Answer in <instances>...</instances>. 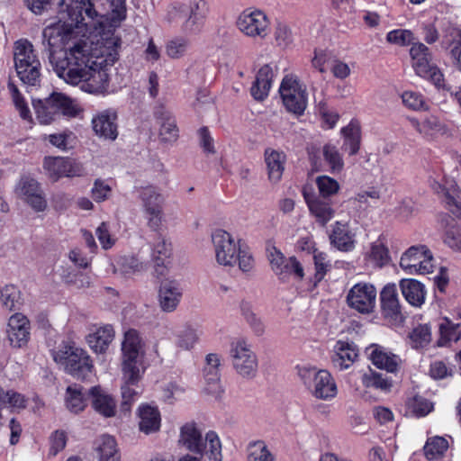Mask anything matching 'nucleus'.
<instances>
[{"mask_svg": "<svg viewBox=\"0 0 461 461\" xmlns=\"http://www.w3.org/2000/svg\"><path fill=\"white\" fill-rule=\"evenodd\" d=\"M362 384L365 387L379 389L382 391H388L392 387L391 380L372 369H369L368 372L363 375Z\"/></svg>", "mask_w": 461, "mask_h": 461, "instance_id": "5fc2aeb1", "label": "nucleus"}, {"mask_svg": "<svg viewBox=\"0 0 461 461\" xmlns=\"http://www.w3.org/2000/svg\"><path fill=\"white\" fill-rule=\"evenodd\" d=\"M276 45L283 50L290 48L294 43V33L291 27L285 22L277 21L274 29Z\"/></svg>", "mask_w": 461, "mask_h": 461, "instance_id": "3c124183", "label": "nucleus"}, {"mask_svg": "<svg viewBox=\"0 0 461 461\" xmlns=\"http://www.w3.org/2000/svg\"><path fill=\"white\" fill-rule=\"evenodd\" d=\"M402 99L405 106L411 110H428L429 108L425 98L420 93L413 91H405L402 95Z\"/></svg>", "mask_w": 461, "mask_h": 461, "instance_id": "0e129e2a", "label": "nucleus"}, {"mask_svg": "<svg viewBox=\"0 0 461 461\" xmlns=\"http://www.w3.org/2000/svg\"><path fill=\"white\" fill-rule=\"evenodd\" d=\"M95 133L104 140H114L118 136L116 114L110 111H103L92 119Z\"/></svg>", "mask_w": 461, "mask_h": 461, "instance_id": "393cba45", "label": "nucleus"}, {"mask_svg": "<svg viewBox=\"0 0 461 461\" xmlns=\"http://www.w3.org/2000/svg\"><path fill=\"white\" fill-rule=\"evenodd\" d=\"M432 189L439 194L443 193L444 202L447 208L456 216L459 217L461 215V206L459 198V191L456 187L452 186L449 189H446L436 180H433L430 184Z\"/></svg>", "mask_w": 461, "mask_h": 461, "instance_id": "a19ab883", "label": "nucleus"}, {"mask_svg": "<svg viewBox=\"0 0 461 461\" xmlns=\"http://www.w3.org/2000/svg\"><path fill=\"white\" fill-rule=\"evenodd\" d=\"M32 105L41 124H50L60 115L76 117L80 112L77 104L60 93H53L45 99L33 100Z\"/></svg>", "mask_w": 461, "mask_h": 461, "instance_id": "39448f33", "label": "nucleus"}, {"mask_svg": "<svg viewBox=\"0 0 461 461\" xmlns=\"http://www.w3.org/2000/svg\"><path fill=\"white\" fill-rule=\"evenodd\" d=\"M14 194L36 212H42L48 208L46 194L41 184L32 176H21L15 185Z\"/></svg>", "mask_w": 461, "mask_h": 461, "instance_id": "1a4fd4ad", "label": "nucleus"}, {"mask_svg": "<svg viewBox=\"0 0 461 461\" xmlns=\"http://www.w3.org/2000/svg\"><path fill=\"white\" fill-rule=\"evenodd\" d=\"M140 377V370L138 372L136 377H134L132 380L126 378L124 373L122 372L123 384L122 385L121 389L122 397V409L123 411H130L135 397L140 393V392L134 387L136 386Z\"/></svg>", "mask_w": 461, "mask_h": 461, "instance_id": "49530a36", "label": "nucleus"}, {"mask_svg": "<svg viewBox=\"0 0 461 461\" xmlns=\"http://www.w3.org/2000/svg\"><path fill=\"white\" fill-rule=\"evenodd\" d=\"M409 407L417 416H425L431 411L433 405L423 397L415 396L409 402Z\"/></svg>", "mask_w": 461, "mask_h": 461, "instance_id": "69168bd1", "label": "nucleus"}, {"mask_svg": "<svg viewBox=\"0 0 461 461\" xmlns=\"http://www.w3.org/2000/svg\"><path fill=\"white\" fill-rule=\"evenodd\" d=\"M182 296L183 288L177 281L167 279L161 282L158 292V301L162 312H175Z\"/></svg>", "mask_w": 461, "mask_h": 461, "instance_id": "aec40b11", "label": "nucleus"}, {"mask_svg": "<svg viewBox=\"0 0 461 461\" xmlns=\"http://www.w3.org/2000/svg\"><path fill=\"white\" fill-rule=\"evenodd\" d=\"M67 408L74 413L82 411L86 406V398L83 387L77 384L70 385L66 391Z\"/></svg>", "mask_w": 461, "mask_h": 461, "instance_id": "37998d69", "label": "nucleus"}, {"mask_svg": "<svg viewBox=\"0 0 461 461\" xmlns=\"http://www.w3.org/2000/svg\"><path fill=\"white\" fill-rule=\"evenodd\" d=\"M72 34L62 24L46 27L42 44L59 77L81 90L95 95L104 94L110 85L111 68L118 59L121 40L114 34L102 36L95 43L80 40L69 44Z\"/></svg>", "mask_w": 461, "mask_h": 461, "instance_id": "f257e3e1", "label": "nucleus"}, {"mask_svg": "<svg viewBox=\"0 0 461 461\" xmlns=\"http://www.w3.org/2000/svg\"><path fill=\"white\" fill-rule=\"evenodd\" d=\"M273 77L274 71L269 65H264L259 68L250 88L251 95L255 100L263 101L267 97L272 86Z\"/></svg>", "mask_w": 461, "mask_h": 461, "instance_id": "7c9ffc66", "label": "nucleus"}, {"mask_svg": "<svg viewBox=\"0 0 461 461\" xmlns=\"http://www.w3.org/2000/svg\"><path fill=\"white\" fill-rule=\"evenodd\" d=\"M240 312L253 333L258 337L262 336L266 331V326L261 318L254 312L251 304L248 302H241Z\"/></svg>", "mask_w": 461, "mask_h": 461, "instance_id": "09e8293b", "label": "nucleus"}, {"mask_svg": "<svg viewBox=\"0 0 461 461\" xmlns=\"http://www.w3.org/2000/svg\"><path fill=\"white\" fill-rule=\"evenodd\" d=\"M100 461H120V454L114 438L104 435L98 447Z\"/></svg>", "mask_w": 461, "mask_h": 461, "instance_id": "8fccbe9b", "label": "nucleus"}, {"mask_svg": "<svg viewBox=\"0 0 461 461\" xmlns=\"http://www.w3.org/2000/svg\"><path fill=\"white\" fill-rule=\"evenodd\" d=\"M143 262L133 256L121 257L114 267V272L119 271L122 275L130 276L144 269Z\"/></svg>", "mask_w": 461, "mask_h": 461, "instance_id": "864d4df0", "label": "nucleus"}, {"mask_svg": "<svg viewBox=\"0 0 461 461\" xmlns=\"http://www.w3.org/2000/svg\"><path fill=\"white\" fill-rule=\"evenodd\" d=\"M447 440L440 436L429 438L423 447L424 455L428 460L441 458L448 448Z\"/></svg>", "mask_w": 461, "mask_h": 461, "instance_id": "a18cd8bd", "label": "nucleus"}, {"mask_svg": "<svg viewBox=\"0 0 461 461\" xmlns=\"http://www.w3.org/2000/svg\"><path fill=\"white\" fill-rule=\"evenodd\" d=\"M87 394L91 398L92 406L95 411L106 418L113 417L115 415V400L100 385H96L89 389Z\"/></svg>", "mask_w": 461, "mask_h": 461, "instance_id": "a878e982", "label": "nucleus"}, {"mask_svg": "<svg viewBox=\"0 0 461 461\" xmlns=\"http://www.w3.org/2000/svg\"><path fill=\"white\" fill-rule=\"evenodd\" d=\"M114 335L113 327L110 324H105L90 332L86 339L93 351L103 354L108 349L109 345L113 340Z\"/></svg>", "mask_w": 461, "mask_h": 461, "instance_id": "c85d7f7f", "label": "nucleus"}, {"mask_svg": "<svg viewBox=\"0 0 461 461\" xmlns=\"http://www.w3.org/2000/svg\"><path fill=\"white\" fill-rule=\"evenodd\" d=\"M412 67L420 77L430 79L437 86L443 82V75L431 62V55L427 46L415 43L410 50Z\"/></svg>", "mask_w": 461, "mask_h": 461, "instance_id": "2eb2a0df", "label": "nucleus"}, {"mask_svg": "<svg viewBox=\"0 0 461 461\" xmlns=\"http://www.w3.org/2000/svg\"><path fill=\"white\" fill-rule=\"evenodd\" d=\"M320 195L323 198L336 194L339 190V184L329 176H319L315 179Z\"/></svg>", "mask_w": 461, "mask_h": 461, "instance_id": "bf43d9fd", "label": "nucleus"}, {"mask_svg": "<svg viewBox=\"0 0 461 461\" xmlns=\"http://www.w3.org/2000/svg\"><path fill=\"white\" fill-rule=\"evenodd\" d=\"M440 337L438 346H446L451 341H458L461 339V323H455L449 318L444 317L438 326Z\"/></svg>", "mask_w": 461, "mask_h": 461, "instance_id": "79ce46f5", "label": "nucleus"}, {"mask_svg": "<svg viewBox=\"0 0 461 461\" xmlns=\"http://www.w3.org/2000/svg\"><path fill=\"white\" fill-rule=\"evenodd\" d=\"M188 44V41L185 38H175L167 43L166 53L171 59H180L187 51Z\"/></svg>", "mask_w": 461, "mask_h": 461, "instance_id": "e2e57ef3", "label": "nucleus"}, {"mask_svg": "<svg viewBox=\"0 0 461 461\" xmlns=\"http://www.w3.org/2000/svg\"><path fill=\"white\" fill-rule=\"evenodd\" d=\"M148 225L157 230L162 222L164 197L159 190L152 185L143 187L140 194Z\"/></svg>", "mask_w": 461, "mask_h": 461, "instance_id": "dca6fc26", "label": "nucleus"}, {"mask_svg": "<svg viewBox=\"0 0 461 461\" xmlns=\"http://www.w3.org/2000/svg\"><path fill=\"white\" fill-rule=\"evenodd\" d=\"M216 261L224 267H232L237 263L240 252V240H236L228 231L218 229L212 233Z\"/></svg>", "mask_w": 461, "mask_h": 461, "instance_id": "ddd939ff", "label": "nucleus"}, {"mask_svg": "<svg viewBox=\"0 0 461 461\" xmlns=\"http://www.w3.org/2000/svg\"><path fill=\"white\" fill-rule=\"evenodd\" d=\"M367 350H370V360L377 368L384 369L389 373L397 372L402 362L401 358L397 355L392 353L387 348L375 344L371 345Z\"/></svg>", "mask_w": 461, "mask_h": 461, "instance_id": "b1692460", "label": "nucleus"}, {"mask_svg": "<svg viewBox=\"0 0 461 461\" xmlns=\"http://www.w3.org/2000/svg\"><path fill=\"white\" fill-rule=\"evenodd\" d=\"M140 429L145 434L156 432L160 428V413L155 407L143 405L139 410Z\"/></svg>", "mask_w": 461, "mask_h": 461, "instance_id": "58836bf2", "label": "nucleus"}, {"mask_svg": "<svg viewBox=\"0 0 461 461\" xmlns=\"http://www.w3.org/2000/svg\"><path fill=\"white\" fill-rule=\"evenodd\" d=\"M155 115L160 121L159 137L164 142H174L178 138V129L171 113L159 107Z\"/></svg>", "mask_w": 461, "mask_h": 461, "instance_id": "473e14b6", "label": "nucleus"}, {"mask_svg": "<svg viewBox=\"0 0 461 461\" xmlns=\"http://www.w3.org/2000/svg\"><path fill=\"white\" fill-rule=\"evenodd\" d=\"M55 362L77 379H85L93 372L94 364L87 352L73 344H62L52 353Z\"/></svg>", "mask_w": 461, "mask_h": 461, "instance_id": "423d86ee", "label": "nucleus"}, {"mask_svg": "<svg viewBox=\"0 0 461 461\" xmlns=\"http://www.w3.org/2000/svg\"><path fill=\"white\" fill-rule=\"evenodd\" d=\"M273 454L263 441H254L248 447V461H274Z\"/></svg>", "mask_w": 461, "mask_h": 461, "instance_id": "4d7b16f0", "label": "nucleus"}, {"mask_svg": "<svg viewBox=\"0 0 461 461\" xmlns=\"http://www.w3.org/2000/svg\"><path fill=\"white\" fill-rule=\"evenodd\" d=\"M322 155L331 174H339L343 170L344 161L335 145L330 143L325 144L322 148Z\"/></svg>", "mask_w": 461, "mask_h": 461, "instance_id": "de8ad7c7", "label": "nucleus"}, {"mask_svg": "<svg viewBox=\"0 0 461 461\" xmlns=\"http://www.w3.org/2000/svg\"><path fill=\"white\" fill-rule=\"evenodd\" d=\"M201 331L191 326H186L176 337V346L185 350L192 349L199 341Z\"/></svg>", "mask_w": 461, "mask_h": 461, "instance_id": "6e6d98bb", "label": "nucleus"}, {"mask_svg": "<svg viewBox=\"0 0 461 461\" xmlns=\"http://www.w3.org/2000/svg\"><path fill=\"white\" fill-rule=\"evenodd\" d=\"M112 188L109 185L105 184L100 179H96L94 183V186L91 190L93 199L101 203L108 199L111 195Z\"/></svg>", "mask_w": 461, "mask_h": 461, "instance_id": "338daca9", "label": "nucleus"}, {"mask_svg": "<svg viewBox=\"0 0 461 461\" xmlns=\"http://www.w3.org/2000/svg\"><path fill=\"white\" fill-rule=\"evenodd\" d=\"M43 168L48 177L57 182L62 177H75L84 175V168L74 159L62 157H47L43 161Z\"/></svg>", "mask_w": 461, "mask_h": 461, "instance_id": "f3484780", "label": "nucleus"}, {"mask_svg": "<svg viewBox=\"0 0 461 461\" xmlns=\"http://www.w3.org/2000/svg\"><path fill=\"white\" fill-rule=\"evenodd\" d=\"M269 25L267 15L259 9H245L236 20L238 30L252 39H265L269 32Z\"/></svg>", "mask_w": 461, "mask_h": 461, "instance_id": "f8f14e48", "label": "nucleus"}, {"mask_svg": "<svg viewBox=\"0 0 461 461\" xmlns=\"http://www.w3.org/2000/svg\"><path fill=\"white\" fill-rule=\"evenodd\" d=\"M8 86L9 92H10V94L12 95L13 102H14L16 109L19 111L20 116L23 120H27V121L31 122L32 121V115H31L30 109L28 107L25 100L23 99V97L20 94L17 86L12 81L8 82V86Z\"/></svg>", "mask_w": 461, "mask_h": 461, "instance_id": "052dcab7", "label": "nucleus"}, {"mask_svg": "<svg viewBox=\"0 0 461 461\" xmlns=\"http://www.w3.org/2000/svg\"><path fill=\"white\" fill-rule=\"evenodd\" d=\"M122 372L125 377L132 380L140 370V357L142 355V341L136 330H129L124 333L122 342Z\"/></svg>", "mask_w": 461, "mask_h": 461, "instance_id": "9d476101", "label": "nucleus"}, {"mask_svg": "<svg viewBox=\"0 0 461 461\" xmlns=\"http://www.w3.org/2000/svg\"><path fill=\"white\" fill-rule=\"evenodd\" d=\"M24 71L20 72V68H16V73L21 81L28 86H36L40 85L41 82V62L40 60H35L33 63H31L28 66H24L23 68Z\"/></svg>", "mask_w": 461, "mask_h": 461, "instance_id": "603ef678", "label": "nucleus"}, {"mask_svg": "<svg viewBox=\"0 0 461 461\" xmlns=\"http://www.w3.org/2000/svg\"><path fill=\"white\" fill-rule=\"evenodd\" d=\"M208 13L205 0H188L187 4H171L165 15V21L185 34L198 33L203 27Z\"/></svg>", "mask_w": 461, "mask_h": 461, "instance_id": "20e7f679", "label": "nucleus"}, {"mask_svg": "<svg viewBox=\"0 0 461 461\" xmlns=\"http://www.w3.org/2000/svg\"><path fill=\"white\" fill-rule=\"evenodd\" d=\"M14 67L20 68L21 71L24 66H28L33 61L38 60L36 54L34 53L32 44L27 40H19L14 43Z\"/></svg>", "mask_w": 461, "mask_h": 461, "instance_id": "ea45409f", "label": "nucleus"}, {"mask_svg": "<svg viewBox=\"0 0 461 461\" xmlns=\"http://www.w3.org/2000/svg\"><path fill=\"white\" fill-rule=\"evenodd\" d=\"M365 259L375 268H382L389 265L391 262L389 249L381 238L370 244L369 250L365 255Z\"/></svg>", "mask_w": 461, "mask_h": 461, "instance_id": "72a5a7b5", "label": "nucleus"}, {"mask_svg": "<svg viewBox=\"0 0 461 461\" xmlns=\"http://www.w3.org/2000/svg\"><path fill=\"white\" fill-rule=\"evenodd\" d=\"M179 445L210 461H222V446L218 434L209 430L203 435L201 428L194 421H188L180 428Z\"/></svg>", "mask_w": 461, "mask_h": 461, "instance_id": "7ed1b4c3", "label": "nucleus"}, {"mask_svg": "<svg viewBox=\"0 0 461 461\" xmlns=\"http://www.w3.org/2000/svg\"><path fill=\"white\" fill-rule=\"evenodd\" d=\"M203 375L205 380L204 390L212 395H218L222 391L220 379L221 357L215 353H210L205 357Z\"/></svg>", "mask_w": 461, "mask_h": 461, "instance_id": "5701e85b", "label": "nucleus"}, {"mask_svg": "<svg viewBox=\"0 0 461 461\" xmlns=\"http://www.w3.org/2000/svg\"><path fill=\"white\" fill-rule=\"evenodd\" d=\"M412 347L415 348L427 346L431 340V331L428 325H419L410 335Z\"/></svg>", "mask_w": 461, "mask_h": 461, "instance_id": "680f3d73", "label": "nucleus"}, {"mask_svg": "<svg viewBox=\"0 0 461 461\" xmlns=\"http://www.w3.org/2000/svg\"><path fill=\"white\" fill-rule=\"evenodd\" d=\"M400 288L405 300L414 307H420L426 297L424 285L414 279H402Z\"/></svg>", "mask_w": 461, "mask_h": 461, "instance_id": "2f4dec72", "label": "nucleus"}, {"mask_svg": "<svg viewBox=\"0 0 461 461\" xmlns=\"http://www.w3.org/2000/svg\"><path fill=\"white\" fill-rule=\"evenodd\" d=\"M284 105L290 113L302 114L307 106L306 86L294 75H286L279 87Z\"/></svg>", "mask_w": 461, "mask_h": 461, "instance_id": "9b49d317", "label": "nucleus"}, {"mask_svg": "<svg viewBox=\"0 0 461 461\" xmlns=\"http://www.w3.org/2000/svg\"><path fill=\"white\" fill-rule=\"evenodd\" d=\"M400 267L407 274H429L433 271V257L424 245L409 248L401 257Z\"/></svg>", "mask_w": 461, "mask_h": 461, "instance_id": "4468645a", "label": "nucleus"}, {"mask_svg": "<svg viewBox=\"0 0 461 461\" xmlns=\"http://www.w3.org/2000/svg\"><path fill=\"white\" fill-rule=\"evenodd\" d=\"M412 32L408 30H394L388 32L386 40L401 46L408 45L412 41Z\"/></svg>", "mask_w": 461, "mask_h": 461, "instance_id": "774afa93", "label": "nucleus"}, {"mask_svg": "<svg viewBox=\"0 0 461 461\" xmlns=\"http://www.w3.org/2000/svg\"><path fill=\"white\" fill-rule=\"evenodd\" d=\"M303 196L309 207L311 213L317 219V221L325 225L334 215V210L331 205L319 197L310 195L303 191Z\"/></svg>", "mask_w": 461, "mask_h": 461, "instance_id": "f704fd0d", "label": "nucleus"}, {"mask_svg": "<svg viewBox=\"0 0 461 461\" xmlns=\"http://www.w3.org/2000/svg\"><path fill=\"white\" fill-rule=\"evenodd\" d=\"M124 4L125 0H62L59 13L64 21L48 27L62 24L69 29L72 36L67 45L68 47L79 41L77 40L75 28L96 30L108 20L109 9L120 14L124 11Z\"/></svg>", "mask_w": 461, "mask_h": 461, "instance_id": "f03ea898", "label": "nucleus"}, {"mask_svg": "<svg viewBox=\"0 0 461 461\" xmlns=\"http://www.w3.org/2000/svg\"><path fill=\"white\" fill-rule=\"evenodd\" d=\"M268 259L271 269L283 282L294 275L298 280H302L304 276L303 266L295 257L285 258L283 253L276 247H272L268 252Z\"/></svg>", "mask_w": 461, "mask_h": 461, "instance_id": "a211bd4d", "label": "nucleus"}, {"mask_svg": "<svg viewBox=\"0 0 461 461\" xmlns=\"http://www.w3.org/2000/svg\"><path fill=\"white\" fill-rule=\"evenodd\" d=\"M376 300L375 287L367 283L356 284L348 293L347 302L349 307L361 313L373 312Z\"/></svg>", "mask_w": 461, "mask_h": 461, "instance_id": "6ab92c4d", "label": "nucleus"}, {"mask_svg": "<svg viewBox=\"0 0 461 461\" xmlns=\"http://www.w3.org/2000/svg\"><path fill=\"white\" fill-rule=\"evenodd\" d=\"M341 133L344 137L342 149L345 150L349 149V155H356L360 148V128L355 123H349L348 126L341 129Z\"/></svg>", "mask_w": 461, "mask_h": 461, "instance_id": "c03bdc74", "label": "nucleus"}, {"mask_svg": "<svg viewBox=\"0 0 461 461\" xmlns=\"http://www.w3.org/2000/svg\"><path fill=\"white\" fill-rule=\"evenodd\" d=\"M9 406L15 409H23L26 406L25 397L13 390L5 392L0 387V408Z\"/></svg>", "mask_w": 461, "mask_h": 461, "instance_id": "13d9d810", "label": "nucleus"}, {"mask_svg": "<svg viewBox=\"0 0 461 461\" xmlns=\"http://www.w3.org/2000/svg\"><path fill=\"white\" fill-rule=\"evenodd\" d=\"M453 219L448 215H442L439 220L441 227L446 228L443 242L454 251L461 252V225L452 224Z\"/></svg>", "mask_w": 461, "mask_h": 461, "instance_id": "4c0bfd02", "label": "nucleus"}, {"mask_svg": "<svg viewBox=\"0 0 461 461\" xmlns=\"http://www.w3.org/2000/svg\"><path fill=\"white\" fill-rule=\"evenodd\" d=\"M330 239L331 244L342 251H350L355 247L354 234L350 231L349 227L339 221L335 223Z\"/></svg>", "mask_w": 461, "mask_h": 461, "instance_id": "e433bc0d", "label": "nucleus"}, {"mask_svg": "<svg viewBox=\"0 0 461 461\" xmlns=\"http://www.w3.org/2000/svg\"><path fill=\"white\" fill-rule=\"evenodd\" d=\"M298 374L315 398L327 401L336 396L337 385L328 371L316 370L314 367H302Z\"/></svg>", "mask_w": 461, "mask_h": 461, "instance_id": "0eeeda50", "label": "nucleus"}, {"mask_svg": "<svg viewBox=\"0 0 461 461\" xmlns=\"http://www.w3.org/2000/svg\"><path fill=\"white\" fill-rule=\"evenodd\" d=\"M382 311L385 317L397 320L401 317V305L395 284H387L380 293Z\"/></svg>", "mask_w": 461, "mask_h": 461, "instance_id": "c756f323", "label": "nucleus"}, {"mask_svg": "<svg viewBox=\"0 0 461 461\" xmlns=\"http://www.w3.org/2000/svg\"><path fill=\"white\" fill-rule=\"evenodd\" d=\"M230 355L236 373L243 378H253L258 373V361L252 345L246 339L231 342Z\"/></svg>", "mask_w": 461, "mask_h": 461, "instance_id": "6e6552de", "label": "nucleus"}, {"mask_svg": "<svg viewBox=\"0 0 461 461\" xmlns=\"http://www.w3.org/2000/svg\"><path fill=\"white\" fill-rule=\"evenodd\" d=\"M358 357L357 347L346 341H338L331 357L334 368L342 371L349 368Z\"/></svg>", "mask_w": 461, "mask_h": 461, "instance_id": "cd10ccee", "label": "nucleus"}, {"mask_svg": "<svg viewBox=\"0 0 461 461\" xmlns=\"http://www.w3.org/2000/svg\"><path fill=\"white\" fill-rule=\"evenodd\" d=\"M151 258L154 262V271L158 276L167 274V260L172 254L171 242L165 237L158 236L152 245Z\"/></svg>", "mask_w": 461, "mask_h": 461, "instance_id": "bb28decb", "label": "nucleus"}, {"mask_svg": "<svg viewBox=\"0 0 461 461\" xmlns=\"http://www.w3.org/2000/svg\"><path fill=\"white\" fill-rule=\"evenodd\" d=\"M7 336L13 347L25 346L30 336L28 319L21 313L11 316L8 321Z\"/></svg>", "mask_w": 461, "mask_h": 461, "instance_id": "4be33fe9", "label": "nucleus"}, {"mask_svg": "<svg viewBox=\"0 0 461 461\" xmlns=\"http://www.w3.org/2000/svg\"><path fill=\"white\" fill-rule=\"evenodd\" d=\"M409 121L416 131L427 140H435L448 132L447 125L433 114L427 115L420 121L416 118H410Z\"/></svg>", "mask_w": 461, "mask_h": 461, "instance_id": "412c9836", "label": "nucleus"}, {"mask_svg": "<svg viewBox=\"0 0 461 461\" xmlns=\"http://www.w3.org/2000/svg\"><path fill=\"white\" fill-rule=\"evenodd\" d=\"M265 161L269 180L274 183L278 182L285 169V154L272 149H267L265 151Z\"/></svg>", "mask_w": 461, "mask_h": 461, "instance_id": "c9c22d12", "label": "nucleus"}]
</instances>
